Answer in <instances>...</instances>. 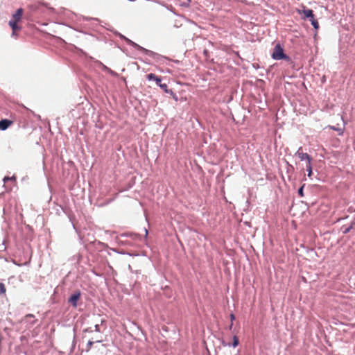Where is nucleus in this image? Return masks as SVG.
Listing matches in <instances>:
<instances>
[{
    "mask_svg": "<svg viewBox=\"0 0 355 355\" xmlns=\"http://www.w3.org/2000/svg\"><path fill=\"white\" fill-rule=\"evenodd\" d=\"M24 13L22 8H19L16 10L15 13L12 15V19L9 21V26L12 30V35H15L16 31L21 30V27L17 25V23L21 20Z\"/></svg>",
    "mask_w": 355,
    "mask_h": 355,
    "instance_id": "f257e3e1",
    "label": "nucleus"
},
{
    "mask_svg": "<svg viewBox=\"0 0 355 355\" xmlns=\"http://www.w3.org/2000/svg\"><path fill=\"white\" fill-rule=\"evenodd\" d=\"M271 57L276 60H289L290 58L284 53V49L279 44H277L272 51Z\"/></svg>",
    "mask_w": 355,
    "mask_h": 355,
    "instance_id": "f03ea898",
    "label": "nucleus"
},
{
    "mask_svg": "<svg viewBox=\"0 0 355 355\" xmlns=\"http://www.w3.org/2000/svg\"><path fill=\"white\" fill-rule=\"evenodd\" d=\"M132 46L136 47L139 51H142L143 53H144L147 55L153 58L155 60H157L161 58L160 55H159L152 51L146 49L145 48L139 46V44H137L136 43L132 42Z\"/></svg>",
    "mask_w": 355,
    "mask_h": 355,
    "instance_id": "7ed1b4c3",
    "label": "nucleus"
},
{
    "mask_svg": "<svg viewBox=\"0 0 355 355\" xmlns=\"http://www.w3.org/2000/svg\"><path fill=\"white\" fill-rule=\"evenodd\" d=\"M295 155L300 158L301 161L306 160V163H309L312 162L311 157L307 154L306 153H303L302 151V147L299 148Z\"/></svg>",
    "mask_w": 355,
    "mask_h": 355,
    "instance_id": "20e7f679",
    "label": "nucleus"
},
{
    "mask_svg": "<svg viewBox=\"0 0 355 355\" xmlns=\"http://www.w3.org/2000/svg\"><path fill=\"white\" fill-rule=\"evenodd\" d=\"M80 297V294L79 293L73 294L70 298L69 299V302L73 306H77V302Z\"/></svg>",
    "mask_w": 355,
    "mask_h": 355,
    "instance_id": "39448f33",
    "label": "nucleus"
},
{
    "mask_svg": "<svg viewBox=\"0 0 355 355\" xmlns=\"http://www.w3.org/2000/svg\"><path fill=\"white\" fill-rule=\"evenodd\" d=\"M12 124V121L8 119H2L0 121V130H5Z\"/></svg>",
    "mask_w": 355,
    "mask_h": 355,
    "instance_id": "423d86ee",
    "label": "nucleus"
},
{
    "mask_svg": "<svg viewBox=\"0 0 355 355\" xmlns=\"http://www.w3.org/2000/svg\"><path fill=\"white\" fill-rule=\"evenodd\" d=\"M303 14L304 15V17L305 18H313L314 17V15L313 13V10H309V9H307V10H303Z\"/></svg>",
    "mask_w": 355,
    "mask_h": 355,
    "instance_id": "0eeeda50",
    "label": "nucleus"
},
{
    "mask_svg": "<svg viewBox=\"0 0 355 355\" xmlns=\"http://www.w3.org/2000/svg\"><path fill=\"white\" fill-rule=\"evenodd\" d=\"M306 170H307V172H308V176L309 178H311V175H312V165H311V162L306 163Z\"/></svg>",
    "mask_w": 355,
    "mask_h": 355,
    "instance_id": "6e6552de",
    "label": "nucleus"
},
{
    "mask_svg": "<svg viewBox=\"0 0 355 355\" xmlns=\"http://www.w3.org/2000/svg\"><path fill=\"white\" fill-rule=\"evenodd\" d=\"M310 21L311 22V24L315 29H318L319 28V24L318 21L314 18V17L310 19Z\"/></svg>",
    "mask_w": 355,
    "mask_h": 355,
    "instance_id": "1a4fd4ad",
    "label": "nucleus"
},
{
    "mask_svg": "<svg viewBox=\"0 0 355 355\" xmlns=\"http://www.w3.org/2000/svg\"><path fill=\"white\" fill-rule=\"evenodd\" d=\"M158 78L155 74L154 73H149L147 75V78L148 80H156V79Z\"/></svg>",
    "mask_w": 355,
    "mask_h": 355,
    "instance_id": "9d476101",
    "label": "nucleus"
},
{
    "mask_svg": "<svg viewBox=\"0 0 355 355\" xmlns=\"http://www.w3.org/2000/svg\"><path fill=\"white\" fill-rule=\"evenodd\" d=\"M159 86L160 87V88L162 89H163L166 93H168V85L165 83H160L159 85Z\"/></svg>",
    "mask_w": 355,
    "mask_h": 355,
    "instance_id": "9b49d317",
    "label": "nucleus"
},
{
    "mask_svg": "<svg viewBox=\"0 0 355 355\" xmlns=\"http://www.w3.org/2000/svg\"><path fill=\"white\" fill-rule=\"evenodd\" d=\"M239 342V338H237L236 336H234L233 337V343H232V345L234 347H236V346H238Z\"/></svg>",
    "mask_w": 355,
    "mask_h": 355,
    "instance_id": "f8f14e48",
    "label": "nucleus"
},
{
    "mask_svg": "<svg viewBox=\"0 0 355 355\" xmlns=\"http://www.w3.org/2000/svg\"><path fill=\"white\" fill-rule=\"evenodd\" d=\"M6 291L5 285L0 282V294H5Z\"/></svg>",
    "mask_w": 355,
    "mask_h": 355,
    "instance_id": "ddd939ff",
    "label": "nucleus"
},
{
    "mask_svg": "<svg viewBox=\"0 0 355 355\" xmlns=\"http://www.w3.org/2000/svg\"><path fill=\"white\" fill-rule=\"evenodd\" d=\"M303 188H304V186L301 187L299 190H298V194L300 196L302 197L304 196V193H303Z\"/></svg>",
    "mask_w": 355,
    "mask_h": 355,
    "instance_id": "4468645a",
    "label": "nucleus"
},
{
    "mask_svg": "<svg viewBox=\"0 0 355 355\" xmlns=\"http://www.w3.org/2000/svg\"><path fill=\"white\" fill-rule=\"evenodd\" d=\"M32 318H34V315H31V314H28L25 317L26 320L32 319Z\"/></svg>",
    "mask_w": 355,
    "mask_h": 355,
    "instance_id": "2eb2a0df",
    "label": "nucleus"
},
{
    "mask_svg": "<svg viewBox=\"0 0 355 355\" xmlns=\"http://www.w3.org/2000/svg\"><path fill=\"white\" fill-rule=\"evenodd\" d=\"M155 82H156L157 85H159L161 83V78L158 77L156 79Z\"/></svg>",
    "mask_w": 355,
    "mask_h": 355,
    "instance_id": "dca6fc26",
    "label": "nucleus"
},
{
    "mask_svg": "<svg viewBox=\"0 0 355 355\" xmlns=\"http://www.w3.org/2000/svg\"><path fill=\"white\" fill-rule=\"evenodd\" d=\"M230 318H231L232 322L233 320H235V316H234V314H231V315H230Z\"/></svg>",
    "mask_w": 355,
    "mask_h": 355,
    "instance_id": "f3484780",
    "label": "nucleus"
},
{
    "mask_svg": "<svg viewBox=\"0 0 355 355\" xmlns=\"http://www.w3.org/2000/svg\"><path fill=\"white\" fill-rule=\"evenodd\" d=\"M351 228H352V227H349V228L346 229V230L344 231V233H345V234H346V233L349 232L350 231Z\"/></svg>",
    "mask_w": 355,
    "mask_h": 355,
    "instance_id": "a211bd4d",
    "label": "nucleus"
},
{
    "mask_svg": "<svg viewBox=\"0 0 355 355\" xmlns=\"http://www.w3.org/2000/svg\"><path fill=\"white\" fill-rule=\"evenodd\" d=\"M8 180H10V178L8 177H6V178H4L3 181L6 182Z\"/></svg>",
    "mask_w": 355,
    "mask_h": 355,
    "instance_id": "6ab92c4d",
    "label": "nucleus"
},
{
    "mask_svg": "<svg viewBox=\"0 0 355 355\" xmlns=\"http://www.w3.org/2000/svg\"><path fill=\"white\" fill-rule=\"evenodd\" d=\"M35 322V320H33V321L31 322V324H34Z\"/></svg>",
    "mask_w": 355,
    "mask_h": 355,
    "instance_id": "aec40b11",
    "label": "nucleus"
}]
</instances>
